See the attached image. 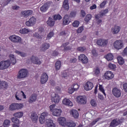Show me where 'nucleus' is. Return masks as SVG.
I'll use <instances>...</instances> for the list:
<instances>
[{"label":"nucleus","mask_w":127,"mask_h":127,"mask_svg":"<svg viewBox=\"0 0 127 127\" xmlns=\"http://www.w3.org/2000/svg\"><path fill=\"white\" fill-rule=\"evenodd\" d=\"M28 74V71L26 69H21L18 72L17 78H18V79L26 78V77H27Z\"/></svg>","instance_id":"obj_1"},{"label":"nucleus","mask_w":127,"mask_h":127,"mask_svg":"<svg viewBox=\"0 0 127 127\" xmlns=\"http://www.w3.org/2000/svg\"><path fill=\"white\" fill-rule=\"evenodd\" d=\"M10 66V61L8 60L6 61H1L0 62V69L3 70L7 68Z\"/></svg>","instance_id":"obj_2"},{"label":"nucleus","mask_w":127,"mask_h":127,"mask_svg":"<svg viewBox=\"0 0 127 127\" xmlns=\"http://www.w3.org/2000/svg\"><path fill=\"white\" fill-rule=\"evenodd\" d=\"M97 44L101 47H105L108 46L109 40L104 39H100L97 41Z\"/></svg>","instance_id":"obj_3"},{"label":"nucleus","mask_w":127,"mask_h":127,"mask_svg":"<svg viewBox=\"0 0 127 127\" xmlns=\"http://www.w3.org/2000/svg\"><path fill=\"white\" fill-rule=\"evenodd\" d=\"M113 46L117 50H120L124 48V43L121 40H117L114 43Z\"/></svg>","instance_id":"obj_4"},{"label":"nucleus","mask_w":127,"mask_h":127,"mask_svg":"<svg viewBox=\"0 0 127 127\" xmlns=\"http://www.w3.org/2000/svg\"><path fill=\"white\" fill-rule=\"evenodd\" d=\"M76 102L79 104H86L87 98L85 96H78L76 98Z\"/></svg>","instance_id":"obj_5"},{"label":"nucleus","mask_w":127,"mask_h":127,"mask_svg":"<svg viewBox=\"0 0 127 127\" xmlns=\"http://www.w3.org/2000/svg\"><path fill=\"white\" fill-rule=\"evenodd\" d=\"M9 39L13 43H20L22 41L21 38L15 35H12L10 36Z\"/></svg>","instance_id":"obj_6"},{"label":"nucleus","mask_w":127,"mask_h":127,"mask_svg":"<svg viewBox=\"0 0 127 127\" xmlns=\"http://www.w3.org/2000/svg\"><path fill=\"white\" fill-rule=\"evenodd\" d=\"M37 19L34 16H32L28 21H26L25 24L28 27H31L36 23Z\"/></svg>","instance_id":"obj_7"},{"label":"nucleus","mask_w":127,"mask_h":127,"mask_svg":"<svg viewBox=\"0 0 127 127\" xmlns=\"http://www.w3.org/2000/svg\"><path fill=\"white\" fill-rule=\"evenodd\" d=\"M61 100V97L58 94L53 93L51 96V100L56 104L59 103Z\"/></svg>","instance_id":"obj_8"},{"label":"nucleus","mask_w":127,"mask_h":127,"mask_svg":"<svg viewBox=\"0 0 127 127\" xmlns=\"http://www.w3.org/2000/svg\"><path fill=\"white\" fill-rule=\"evenodd\" d=\"M44 28H39L38 29V32H36L35 33H34V36L39 39H41L43 35H44Z\"/></svg>","instance_id":"obj_9"},{"label":"nucleus","mask_w":127,"mask_h":127,"mask_svg":"<svg viewBox=\"0 0 127 127\" xmlns=\"http://www.w3.org/2000/svg\"><path fill=\"white\" fill-rule=\"evenodd\" d=\"M22 97L24 99H26V95L22 91L16 92L15 95V99L17 101H21Z\"/></svg>","instance_id":"obj_10"},{"label":"nucleus","mask_w":127,"mask_h":127,"mask_svg":"<svg viewBox=\"0 0 127 127\" xmlns=\"http://www.w3.org/2000/svg\"><path fill=\"white\" fill-rule=\"evenodd\" d=\"M112 93L116 98H120L121 96V90L118 88H114L112 89Z\"/></svg>","instance_id":"obj_11"},{"label":"nucleus","mask_w":127,"mask_h":127,"mask_svg":"<svg viewBox=\"0 0 127 127\" xmlns=\"http://www.w3.org/2000/svg\"><path fill=\"white\" fill-rule=\"evenodd\" d=\"M48 116V113L47 112H44L41 113L39 118V121L41 124H43L46 121L47 117Z\"/></svg>","instance_id":"obj_12"},{"label":"nucleus","mask_w":127,"mask_h":127,"mask_svg":"<svg viewBox=\"0 0 127 127\" xmlns=\"http://www.w3.org/2000/svg\"><path fill=\"white\" fill-rule=\"evenodd\" d=\"M49 76L46 73H43L40 77V82L42 84H44L47 83L48 80Z\"/></svg>","instance_id":"obj_13"},{"label":"nucleus","mask_w":127,"mask_h":127,"mask_svg":"<svg viewBox=\"0 0 127 127\" xmlns=\"http://www.w3.org/2000/svg\"><path fill=\"white\" fill-rule=\"evenodd\" d=\"M94 87L93 83L91 82H87L84 86V89L85 90L88 91L91 90Z\"/></svg>","instance_id":"obj_14"},{"label":"nucleus","mask_w":127,"mask_h":127,"mask_svg":"<svg viewBox=\"0 0 127 127\" xmlns=\"http://www.w3.org/2000/svg\"><path fill=\"white\" fill-rule=\"evenodd\" d=\"M71 22V20L68 15H65L63 18V25H67Z\"/></svg>","instance_id":"obj_15"},{"label":"nucleus","mask_w":127,"mask_h":127,"mask_svg":"<svg viewBox=\"0 0 127 127\" xmlns=\"http://www.w3.org/2000/svg\"><path fill=\"white\" fill-rule=\"evenodd\" d=\"M104 77L107 80H111L114 77V75L113 72L110 71H108L105 72L104 74Z\"/></svg>","instance_id":"obj_16"},{"label":"nucleus","mask_w":127,"mask_h":127,"mask_svg":"<svg viewBox=\"0 0 127 127\" xmlns=\"http://www.w3.org/2000/svg\"><path fill=\"white\" fill-rule=\"evenodd\" d=\"M21 14L23 16V17L27 18L28 16L31 15L33 14L32 10H27L21 11Z\"/></svg>","instance_id":"obj_17"},{"label":"nucleus","mask_w":127,"mask_h":127,"mask_svg":"<svg viewBox=\"0 0 127 127\" xmlns=\"http://www.w3.org/2000/svg\"><path fill=\"white\" fill-rule=\"evenodd\" d=\"M78 60L81 61L82 63L83 64H86L88 62V59L87 58V57L84 55V54H81L79 57H78Z\"/></svg>","instance_id":"obj_18"},{"label":"nucleus","mask_w":127,"mask_h":127,"mask_svg":"<svg viewBox=\"0 0 127 127\" xmlns=\"http://www.w3.org/2000/svg\"><path fill=\"white\" fill-rule=\"evenodd\" d=\"M8 87V84L7 82L3 80H0V89H6Z\"/></svg>","instance_id":"obj_19"},{"label":"nucleus","mask_w":127,"mask_h":127,"mask_svg":"<svg viewBox=\"0 0 127 127\" xmlns=\"http://www.w3.org/2000/svg\"><path fill=\"white\" fill-rule=\"evenodd\" d=\"M69 114L72 117L75 119H77L79 117V113L76 110H70L69 111Z\"/></svg>","instance_id":"obj_20"},{"label":"nucleus","mask_w":127,"mask_h":127,"mask_svg":"<svg viewBox=\"0 0 127 127\" xmlns=\"http://www.w3.org/2000/svg\"><path fill=\"white\" fill-rule=\"evenodd\" d=\"M108 12H109V10L108 9L101 10L99 14L96 15V18H98L99 17L102 18L103 16H106V14H107Z\"/></svg>","instance_id":"obj_21"},{"label":"nucleus","mask_w":127,"mask_h":127,"mask_svg":"<svg viewBox=\"0 0 127 127\" xmlns=\"http://www.w3.org/2000/svg\"><path fill=\"white\" fill-rule=\"evenodd\" d=\"M37 99V95L36 94H32L30 96L29 99H28V102L30 104H32L34 102H35Z\"/></svg>","instance_id":"obj_22"},{"label":"nucleus","mask_w":127,"mask_h":127,"mask_svg":"<svg viewBox=\"0 0 127 127\" xmlns=\"http://www.w3.org/2000/svg\"><path fill=\"white\" fill-rule=\"evenodd\" d=\"M63 104L67 106H73L72 102L69 99L67 98H64V100H63Z\"/></svg>","instance_id":"obj_23"},{"label":"nucleus","mask_w":127,"mask_h":127,"mask_svg":"<svg viewBox=\"0 0 127 127\" xmlns=\"http://www.w3.org/2000/svg\"><path fill=\"white\" fill-rule=\"evenodd\" d=\"M50 47L49 43H45L42 45V46L40 48V51L42 52H45L48 50Z\"/></svg>","instance_id":"obj_24"},{"label":"nucleus","mask_w":127,"mask_h":127,"mask_svg":"<svg viewBox=\"0 0 127 127\" xmlns=\"http://www.w3.org/2000/svg\"><path fill=\"white\" fill-rule=\"evenodd\" d=\"M63 111L61 109L57 108L55 109V111L52 113L53 115L55 117H60L61 116Z\"/></svg>","instance_id":"obj_25"},{"label":"nucleus","mask_w":127,"mask_h":127,"mask_svg":"<svg viewBox=\"0 0 127 127\" xmlns=\"http://www.w3.org/2000/svg\"><path fill=\"white\" fill-rule=\"evenodd\" d=\"M31 60L33 64H40L42 63V62L35 56H33L31 58Z\"/></svg>","instance_id":"obj_26"},{"label":"nucleus","mask_w":127,"mask_h":127,"mask_svg":"<svg viewBox=\"0 0 127 127\" xmlns=\"http://www.w3.org/2000/svg\"><path fill=\"white\" fill-rule=\"evenodd\" d=\"M59 124L61 125V126L64 127L66 125V120L64 117H60L59 118Z\"/></svg>","instance_id":"obj_27"},{"label":"nucleus","mask_w":127,"mask_h":127,"mask_svg":"<svg viewBox=\"0 0 127 127\" xmlns=\"http://www.w3.org/2000/svg\"><path fill=\"white\" fill-rule=\"evenodd\" d=\"M121 30V28L119 26H115L112 28V32L113 34H117Z\"/></svg>","instance_id":"obj_28"},{"label":"nucleus","mask_w":127,"mask_h":127,"mask_svg":"<svg viewBox=\"0 0 127 127\" xmlns=\"http://www.w3.org/2000/svg\"><path fill=\"white\" fill-rule=\"evenodd\" d=\"M68 44H69V43H68V42L63 44L62 47H61V50H62V51H65L69 50L71 49V47H66V46H67Z\"/></svg>","instance_id":"obj_29"},{"label":"nucleus","mask_w":127,"mask_h":127,"mask_svg":"<svg viewBox=\"0 0 127 127\" xmlns=\"http://www.w3.org/2000/svg\"><path fill=\"white\" fill-rule=\"evenodd\" d=\"M29 32H33V31L32 30H30V29H26V28H24V29H20L19 30V33L21 34H26Z\"/></svg>","instance_id":"obj_30"},{"label":"nucleus","mask_w":127,"mask_h":127,"mask_svg":"<svg viewBox=\"0 0 127 127\" xmlns=\"http://www.w3.org/2000/svg\"><path fill=\"white\" fill-rule=\"evenodd\" d=\"M31 119L33 123H36L38 119V116L36 113H32L31 115Z\"/></svg>","instance_id":"obj_31"},{"label":"nucleus","mask_w":127,"mask_h":127,"mask_svg":"<svg viewBox=\"0 0 127 127\" xmlns=\"http://www.w3.org/2000/svg\"><path fill=\"white\" fill-rule=\"evenodd\" d=\"M46 123L48 127H56L55 124L51 119H47Z\"/></svg>","instance_id":"obj_32"},{"label":"nucleus","mask_w":127,"mask_h":127,"mask_svg":"<svg viewBox=\"0 0 127 127\" xmlns=\"http://www.w3.org/2000/svg\"><path fill=\"white\" fill-rule=\"evenodd\" d=\"M50 5L48 3H46L41 7L40 10L42 12H46L49 8Z\"/></svg>","instance_id":"obj_33"},{"label":"nucleus","mask_w":127,"mask_h":127,"mask_svg":"<svg viewBox=\"0 0 127 127\" xmlns=\"http://www.w3.org/2000/svg\"><path fill=\"white\" fill-rule=\"evenodd\" d=\"M9 58L11 61V63L12 64H15L16 63V59L15 58V56H14L13 54H10L9 56Z\"/></svg>","instance_id":"obj_34"},{"label":"nucleus","mask_w":127,"mask_h":127,"mask_svg":"<svg viewBox=\"0 0 127 127\" xmlns=\"http://www.w3.org/2000/svg\"><path fill=\"white\" fill-rule=\"evenodd\" d=\"M120 124V122L119 120H117V119H114L113 120V121H112L110 124V127H114L119 125Z\"/></svg>","instance_id":"obj_35"},{"label":"nucleus","mask_w":127,"mask_h":127,"mask_svg":"<svg viewBox=\"0 0 127 127\" xmlns=\"http://www.w3.org/2000/svg\"><path fill=\"white\" fill-rule=\"evenodd\" d=\"M47 24L50 27L54 26L55 23L54 20L51 17H49V20L47 21Z\"/></svg>","instance_id":"obj_36"},{"label":"nucleus","mask_w":127,"mask_h":127,"mask_svg":"<svg viewBox=\"0 0 127 127\" xmlns=\"http://www.w3.org/2000/svg\"><path fill=\"white\" fill-rule=\"evenodd\" d=\"M63 8H64L65 10L69 9V6L68 0H64V4H63Z\"/></svg>","instance_id":"obj_37"},{"label":"nucleus","mask_w":127,"mask_h":127,"mask_svg":"<svg viewBox=\"0 0 127 127\" xmlns=\"http://www.w3.org/2000/svg\"><path fill=\"white\" fill-rule=\"evenodd\" d=\"M14 117L17 118H21L23 116V113L22 112H17L13 114Z\"/></svg>","instance_id":"obj_38"},{"label":"nucleus","mask_w":127,"mask_h":127,"mask_svg":"<svg viewBox=\"0 0 127 127\" xmlns=\"http://www.w3.org/2000/svg\"><path fill=\"white\" fill-rule=\"evenodd\" d=\"M105 58L107 61H112L114 59V56L112 54H108L105 56Z\"/></svg>","instance_id":"obj_39"},{"label":"nucleus","mask_w":127,"mask_h":127,"mask_svg":"<svg viewBox=\"0 0 127 127\" xmlns=\"http://www.w3.org/2000/svg\"><path fill=\"white\" fill-rule=\"evenodd\" d=\"M61 62L60 61H58L57 62H56V64H55L56 70H59L61 68Z\"/></svg>","instance_id":"obj_40"},{"label":"nucleus","mask_w":127,"mask_h":127,"mask_svg":"<svg viewBox=\"0 0 127 127\" xmlns=\"http://www.w3.org/2000/svg\"><path fill=\"white\" fill-rule=\"evenodd\" d=\"M9 109L10 111L16 110V103H12L9 105Z\"/></svg>","instance_id":"obj_41"},{"label":"nucleus","mask_w":127,"mask_h":127,"mask_svg":"<svg viewBox=\"0 0 127 127\" xmlns=\"http://www.w3.org/2000/svg\"><path fill=\"white\" fill-rule=\"evenodd\" d=\"M10 126V120H4L3 123V127H9Z\"/></svg>","instance_id":"obj_42"},{"label":"nucleus","mask_w":127,"mask_h":127,"mask_svg":"<svg viewBox=\"0 0 127 127\" xmlns=\"http://www.w3.org/2000/svg\"><path fill=\"white\" fill-rule=\"evenodd\" d=\"M66 125L68 127H75L76 126L75 123L73 121H69V122H67Z\"/></svg>","instance_id":"obj_43"},{"label":"nucleus","mask_w":127,"mask_h":127,"mask_svg":"<svg viewBox=\"0 0 127 127\" xmlns=\"http://www.w3.org/2000/svg\"><path fill=\"white\" fill-rule=\"evenodd\" d=\"M14 53L16 54H17L18 55H19L21 57H25L26 56V54L23 53V52H20V51H18L17 50L16 51H15Z\"/></svg>","instance_id":"obj_44"},{"label":"nucleus","mask_w":127,"mask_h":127,"mask_svg":"<svg viewBox=\"0 0 127 127\" xmlns=\"http://www.w3.org/2000/svg\"><path fill=\"white\" fill-rule=\"evenodd\" d=\"M53 18L55 20H61L62 19V17L60 14H55L53 16Z\"/></svg>","instance_id":"obj_45"},{"label":"nucleus","mask_w":127,"mask_h":127,"mask_svg":"<svg viewBox=\"0 0 127 127\" xmlns=\"http://www.w3.org/2000/svg\"><path fill=\"white\" fill-rule=\"evenodd\" d=\"M117 60H118V63L120 65L123 64L125 63V61H124V59L123 58H122L121 57H118L117 58Z\"/></svg>","instance_id":"obj_46"},{"label":"nucleus","mask_w":127,"mask_h":127,"mask_svg":"<svg viewBox=\"0 0 127 127\" xmlns=\"http://www.w3.org/2000/svg\"><path fill=\"white\" fill-rule=\"evenodd\" d=\"M80 24V22L78 20H75L73 22L72 25L74 28H77L79 27V25Z\"/></svg>","instance_id":"obj_47"},{"label":"nucleus","mask_w":127,"mask_h":127,"mask_svg":"<svg viewBox=\"0 0 127 127\" xmlns=\"http://www.w3.org/2000/svg\"><path fill=\"white\" fill-rule=\"evenodd\" d=\"M99 89L106 97V93L105 92V89H104V87L102 85H101V84L99 85Z\"/></svg>","instance_id":"obj_48"},{"label":"nucleus","mask_w":127,"mask_h":127,"mask_svg":"<svg viewBox=\"0 0 127 127\" xmlns=\"http://www.w3.org/2000/svg\"><path fill=\"white\" fill-rule=\"evenodd\" d=\"M57 109V108H56V104H52L50 106V109L51 112H52V113Z\"/></svg>","instance_id":"obj_49"},{"label":"nucleus","mask_w":127,"mask_h":127,"mask_svg":"<svg viewBox=\"0 0 127 127\" xmlns=\"http://www.w3.org/2000/svg\"><path fill=\"white\" fill-rule=\"evenodd\" d=\"M92 18V15L90 14L86 15L84 20L85 21L88 22Z\"/></svg>","instance_id":"obj_50"},{"label":"nucleus","mask_w":127,"mask_h":127,"mask_svg":"<svg viewBox=\"0 0 127 127\" xmlns=\"http://www.w3.org/2000/svg\"><path fill=\"white\" fill-rule=\"evenodd\" d=\"M16 109L17 110L22 109L24 107V105L22 103H16Z\"/></svg>","instance_id":"obj_51"},{"label":"nucleus","mask_w":127,"mask_h":127,"mask_svg":"<svg viewBox=\"0 0 127 127\" xmlns=\"http://www.w3.org/2000/svg\"><path fill=\"white\" fill-rule=\"evenodd\" d=\"M54 35V32H50L49 34H48L47 39L50 40L51 39Z\"/></svg>","instance_id":"obj_52"},{"label":"nucleus","mask_w":127,"mask_h":127,"mask_svg":"<svg viewBox=\"0 0 127 127\" xmlns=\"http://www.w3.org/2000/svg\"><path fill=\"white\" fill-rule=\"evenodd\" d=\"M72 87L75 91H76L79 88V85L78 84H74Z\"/></svg>","instance_id":"obj_53"},{"label":"nucleus","mask_w":127,"mask_h":127,"mask_svg":"<svg viewBox=\"0 0 127 127\" xmlns=\"http://www.w3.org/2000/svg\"><path fill=\"white\" fill-rule=\"evenodd\" d=\"M11 121L13 123H16V124L19 123V121L18 119H17V118H16V117H12V118H11Z\"/></svg>","instance_id":"obj_54"},{"label":"nucleus","mask_w":127,"mask_h":127,"mask_svg":"<svg viewBox=\"0 0 127 127\" xmlns=\"http://www.w3.org/2000/svg\"><path fill=\"white\" fill-rule=\"evenodd\" d=\"M90 104L92 106L96 107L97 105L96 101L94 99H92L91 100Z\"/></svg>","instance_id":"obj_55"},{"label":"nucleus","mask_w":127,"mask_h":127,"mask_svg":"<svg viewBox=\"0 0 127 127\" xmlns=\"http://www.w3.org/2000/svg\"><path fill=\"white\" fill-rule=\"evenodd\" d=\"M108 67L111 69H114L116 68V65L114 64H109V65H108Z\"/></svg>","instance_id":"obj_56"},{"label":"nucleus","mask_w":127,"mask_h":127,"mask_svg":"<svg viewBox=\"0 0 127 127\" xmlns=\"http://www.w3.org/2000/svg\"><path fill=\"white\" fill-rule=\"evenodd\" d=\"M62 75L64 78H66V77H68V76H69L68 72L66 71H64V72H63Z\"/></svg>","instance_id":"obj_57"},{"label":"nucleus","mask_w":127,"mask_h":127,"mask_svg":"<svg viewBox=\"0 0 127 127\" xmlns=\"http://www.w3.org/2000/svg\"><path fill=\"white\" fill-rule=\"evenodd\" d=\"M84 30V28L83 26H80L78 29L77 30V33H81Z\"/></svg>","instance_id":"obj_58"},{"label":"nucleus","mask_w":127,"mask_h":127,"mask_svg":"<svg viewBox=\"0 0 127 127\" xmlns=\"http://www.w3.org/2000/svg\"><path fill=\"white\" fill-rule=\"evenodd\" d=\"M74 90L72 87H70L68 88V93L70 94H72L74 92Z\"/></svg>","instance_id":"obj_59"},{"label":"nucleus","mask_w":127,"mask_h":127,"mask_svg":"<svg viewBox=\"0 0 127 127\" xmlns=\"http://www.w3.org/2000/svg\"><path fill=\"white\" fill-rule=\"evenodd\" d=\"M95 18L96 20V21H97V23L98 24H100V23H102V19H100V18H102L101 17L98 16V18H96V16H95Z\"/></svg>","instance_id":"obj_60"},{"label":"nucleus","mask_w":127,"mask_h":127,"mask_svg":"<svg viewBox=\"0 0 127 127\" xmlns=\"http://www.w3.org/2000/svg\"><path fill=\"white\" fill-rule=\"evenodd\" d=\"M94 74L96 75H99V74H100V69H99V68H97L94 70Z\"/></svg>","instance_id":"obj_61"},{"label":"nucleus","mask_w":127,"mask_h":127,"mask_svg":"<svg viewBox=\"0 0 127 127\" xmlns=\"http://www.w3.org/2000/svg\"><path fill=\"white\" fill-rule=\"evenodd\" d=\"M86 50L85 47H80L77 48V50L79 52H84Z\"/></svg>","instance_id":"obj_62"},{"label":"nucleus","mask_w":127,"mask_h":127,"mask_svg":"<svg viewBox=\"0 0 127 127\" xmlns=\"http://www.w3.org/2000/svg\"><path fill=\"white\" fill-rule=\"evenodd\" d=\"M123 87L125 92H127V83L123 84Z\"/></svg>","instance_id":"obj_63"},{"label":"nucleus","mask_w":127,"mask_h":127,"mask_svg":"<svg viewBox=\"0 0 127 127\" xmlns=\"http://www.w3.org/2000/svg\"><path fill=\"white\" fill-rule=\"evenodd\" d=\"M122 54L124 56H127V47L126 48H125Z\"/></svg>","instance_id":"obj_64"}]
</instances>
